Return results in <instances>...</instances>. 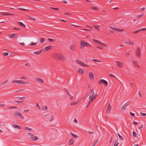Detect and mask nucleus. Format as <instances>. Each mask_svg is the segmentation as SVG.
I'll return each instance as SVG.
<instances>
[{
  "label": "nucleus",
  "mask_w": 146,
  "mask_h": 146,
  "mask_svg": "<svg viewBox=\"0 0 146 146\" xmlns=\"http://www.w3.org/2000/svg\"><path fill=\"white\" fill-rule=\"evenodd\" d=\"M90 93L89 94L90 95L89 96V101H93L94 100V90L92 89L90 90Z\"/></svg>",
  "instance_id": "f257e3e1"
},
{
  "label": "nucleus",
  "mask_w": 146,
  "mask_h": 146,
  "mask_svg": "<svg viewBox=\"0 0 146 146\" xmlns=\"http://www.w3.org/2000/svg\"><path fill=\"white\" fill-rule=\"evenodd\" d=\"M54 57L60 60L64 61L66 59L63 55H54Z\"/></svg>",
  "instance_id": "f03ea898"
},
{
  "label": "nucleus",
  "mask_w": 146,
  "mask_h": 146,
  "mask_svg": "<svg viewBox=\"0 0 146 146\" xmlns=\"http://www.w3.org/2000/svg\"><path fill=\"white\" fill-rule=\"evenodd\" d=\"M81 48H82V47H84V46H90L91 45L89 44L88 42H84V41H81Z\"/></svg>",
  "instance_id": "7ed1b4c3"
},
{
  "label": "nucleus",
  "mask_w": 146,
  "mask_h": 146,
  "mask_svg": "<svg viewBox=\"0 0 146 146\" xmlns=\"http://www.w3.org/2000/svg\"><path fill=\"white\" fill-rule=\"evenodd\" d=\"M15 115L17 117H19L21 118L24 119V117L22 115V114L19 112L15 111Z\"/></svg>",
  "instance_id": "20e7f679"
},
{
  "label": "nucleus",
  "mask_w": 146,
  "mask_h": 146,
  "mask_svg": "<svg viewBox=\"0 0 146 146\" xmlns=\"http://www.w3.org/2000/svg\"><path fill=\"white\" fill-rule=\"evenodd\" d=\"M111 104L110 102H109L108 103V107L107 108V110L106 111V113H109L111 110Z\"/></svg>",
  "instance_id": "39448f33"
},
{
  "label": "nucleus",
  "mask_w": 146,
  "mask_h": 146,
  "mask_svg": "<svg viewBox=\"0 0 146 146\" xmlns=\"http://www.w3.org/2000/svg\"><path fill=\"white\" fill-rule=\"evenodd\" d=\"M52 47V46H47L45 48L43 49L42 50L44 52H45L46 51H48L50 49H51Z\"/></svg>",
  "instance_id": "423d86ee"
},
{
  "label": "nucleus",
  "mask_w": 146,
  "mask_h": 146,
  "mask_svg": "<svg viewBox=\"0 0 146 146\" xmlns=\"http://www.w3.org/2000/svg\"><path fill=\"white\" fill-rule=\"evenodd\" d=\"M109 27L112 29L115 30V31H118L120 32H121V31H124V30L123 29H122L121 30L120 29H117V28H115L114 27H112L111 26H110Z\"/></svg>",
  "instance_id": "0eeeda50"
},
{
  "label": "nucleus",
  "mask_w": 146,
  "mask_h": 146,
  "mask_svg": "<svg viewBox=\"0 0 146 146\" xmlns=\"http://www.w3.org/2000/svg\"><path fill=\"white\" fill-rule=\"evenodd\" d=\"M76 62L79 64H80L81 65L83 66H87L86 64H84L80 60H76Z\"/></svg>",
  "instance_id": "6e6552de"
},
{
  "label": "nucleus",
  "mask_w": 146,
  "mask_h": 146,
  "mask_svg": "<svg viewBox=\"0 0 146 146\" xmlns=\"http://www.w3.org/2000/svg\"><path fill=\"white\" fill-rule=\"evenodd\" d=\"M35 80L37 82L39 83H43L44 82V81L43 80L39 78L38 77H36L35 78Z\"/></svg>",
  "instance_id": "1a4fd4ad"
},
{
  "label": "nucleus",
  "mask_w": 146,
  "mask_h": 146,
  "mask_svg": "<svg viewBox=\"0 0 146 146\" xmlns=\"http://www.w3.org/2000/svg\"><path fill=\"white\" fill-rule=\"evenodd\" d=\"M99 83L100 84L103 83L104 84L106 85H107L108 84L107 82L103 79H102L100 80L99 82Z\"/></svg>",
  "instance_id": "9d476101"
},
{
  "label": "nucleus",
  "mask_w": 146,
  "mask_h": 146,
  "mask_svg": "<svg viewBox=\"0 0 146 146\" xmlns=\"http://www.w3.org/2000/svg\"><path fill=\"white\" fill-rule=\"evenodd\" d=\"M116 63L117 65L120 68H121L123 67V64L122 63H121V62L117 61H116Z\"/></svg>",
  "instance_id": "9b49d317"
},
{
  "label": "nucleus",
  "mask_w": 146,
  "mask_h": 146,
  "mask_svg": "<svg viewBox=\"0 0 146 146\" xmlns=\"http://www.w3.org/2000/svg\"><path fill=\"white\" fill-rule=\"evenodd\" d=\"M132 63L134 64V66L137 67L138 68H139L140 67L138 64L137 61H133L132 62Z\"/></svg>",
  "instance_id": "f8f14e48"
},
{
  "label": "nucleus",
  "mask_w": 146,
  "mask_h": 146,
  "mask_svg": "<svg viewBox=\"0 0 146 146\" xmlns=\"http://www.w3.org/2000/svg\"><path fill=\"white\" fill-rule=\"evenodd\" d=\"M89 76L90 77V79H94V75L91 72H90L89 73Z\"/></svg>",
  "instance_id": "ddd939ff"
},
{
  "label": "nucleus",
  "mask_w": 146,
  "mask_h": 146,
  "mask_svg": "<svg viewBox=\"0 0 146 146\" xmlns=\"http://www.w3.org/2000/svg\"><path fill=\"white\" fill-rule=\"evenodd\" d=\"M129 103V102H127L124 105L122 108V109L123 110H125L127 106H129V104H127Z\"/></svg>",
  "instance_id": "4468645a"
},
{
  "label": "nucleus",
  "mask_w": 146,
  "mask_h": 146,
  "mask_svg": "<svg viewBox=\"0 0 146 146\" xmlns=\"http://www.w3.org/2000/svg\"><path fill=\"white\" fill-rule=\"evenodd\" d=\"M19 84H28L29 83L26 81H24L23 80H19Z\"/></svg>",
  "instance_id": "2eb2a0df"
},
{
  "label": "nucleus",
  "mask_w": 146,
  "mask_h": 146,
  "mask_svg": "<svg viewBox=\"0 0 146 146\" xmlns=\"http://www.w3.org/2000/svg\"><path fill=\"white\" fill-rule=\"evenodd\" d=\"M125 43L127 44H129L131 45H133L134 44L133 42L129 40H127L125 41Z\"/></svg>",
  "instance_id": "dca6fc26"
},
{
  "label": "nucleus",
  "mask_w": 146,
  "mask_h": 146,
  "mask_svg": "<svg viewBox=\"0 0 146 146\" xmlns=\"http://www.w3.org/2000/svg\"><path fill=\"white\" fill-rule=\"evenodd\" d=\"M17 35V34H11L10 35L9 37L11 38H15L16 37Z\"/></svg>",
  "instance_id": "f3484780"
},
{
  "label": "nucleus",
  "mask_w": 146,
  "mask_h": 146,
  "mask_svg": "<svg viewBox=\"0 0 146 146\" xmlns=\"http://www.w3.org/2000/svg\"><path fill=\"white\" fill-rule=\"evenodd\" d=\"M136 55H140V49L139 47H137L136 50Z\"/></svg>",
  "instance_id": "a211bd4d"
},
{
  "label": "nucleus",
  "mask_w": 146,
  "mask_h": 146,
  "mask_svg": "<svg viewBox=\"0 0 146 146\" xmlns=\"http://www.w3.org/2000/svg\"><path fill=\"white\" fill-rule=\"evenodd\" d=\"M75 45L72 44L70 46V48L72 50L74 51L75 50Z\"/></svg>",
  "instance_id": "6ab92c4d"
},
{
  "label": "nucleus",
  "mask_w": 146,
  "mask_h": 146,
  "mask_svg": "<svg viewBox=\"0 0 146 146\" xmlns=\"http://www.w3.org/2000/svg\"><path fill=\"white\" fill-rule=\"evenodd\" d=\"M12 126L15 128H17L18 129H21V127L20 126L17 125H13Z\"/></svg>",
  "instance_id": "aec40b11"
},
{
  "label": "nucleus",
  "mask_w": 146,
  "mask_h": 146,
  "mask_svg": "<svg viewBox=\"0 0 146 146\" xmlns=\"http://www.w3.org/2000/svg\"><path fill=\"white\" fill-rule=\"evenodd\" d=\"M43 51L42 50H40L39 51H35L34 52V53L35 54H36L37 55H38L39 54H40Z\"/></svg>",
  "instance_id": "412c9836"
},
{
  "label": "nucleus",
  "mask_w": 146,
  "mask_h": 146,
  "mask_svg": "<svg viewBox=\"0 0 146 146\" xmlns=\"http://www.w3.org/2000/svg\"><path fill=\"white\" fill-rule=\"evenodd\" d=\"M74 142V140L73 139H71L69 142V145H73Z\"/></svg>",
  "instance_id": "4be33fe9"
},
{
  "label": "nucleus",
  "mask_w": 146,
  "mask_h": 146,
  "mask_svg": "<svg viewBox=\"0 0 146 146\" xmlns=\"http://www.w3.org/2000/svg\"><path fill=\"white\" fill-rule=\"evenodd\" d=\"M38 139V137L36 136H34V137L31 138V140L34 141H36V140H37Z\"/></svg>",
  "instance_id": "5701e85b"
},
{
  "label": "nucleus",
  "mask_w": 146,
  "mask_h": 146,
  "mask_svg": "<svg viewBox=\"0 0 146 146\" xmlns=\"http://www.w3.org/2000/svg\"><path fill=\"white\" fill-rule=\"evenodd\" d=\"M78 71L79 72V73H81L82 74H83L84 73L85 71L84 70V69H78Z\"/></svg>",
  "instance_id": "b1692460"
},
{
  "label": "nucleus",
  "mask_w": 146,
  "mask_h": 146,
  "mask_svg": "<svg viewBox=\"0 0 146 146\" xmlns=\"http://www.w3.org/2000/svg\"><path fill=\"white\" fill-rule=\"evenodd\" d=\"M39 40L41 43L42 44L45 40V39L44 38H40V39Z\"/></svg>",
  "instance_id": "393cba45"
},
{
  "label": "nucleus",
  "mask_w": 146,
  "mask_h": 146,
  "mask_svg": "<svg viewBox=\"0 0 146 146\" xmlns=\"http://www.w3.org/2000/svg\"><path fill=\"white\" fill-rule=\"evenodd\" d=\"M18 24L19 25H20L24 27H25V24H24L22 22H19L18 23Z\"/></svg>",
  "instance_id": "a878e982"
},
{
  "label": "nucleus",
  "mask_w": 146,
  "mask_h": 146,
  "mask_svg": "<svg viewBox=\"0 0 146 146\" xmlns=\"http://www.w3.org/2000/svg\"><path fill=\"white\" fill-rule=\"evenodd\" d=\"M93 40L95 42L99 43L100 44L101 43V42L99 40H98L94 39H93Z\"/></svg>",
  "instance_id": "bb28decb"
},
{
  "label": "nucleus",
  "mask_w": 146,
  "mask_h": 146,
  "mask_svg": "<svg viewBox=\"0 0 146 146\" xmlns=\"http://www.w3.org/2000/svg\"><path fill=\"white\" fill-rule=\"evenodd\" d=\"M100 46H107V45L106 44L103 43L102 42H101V43H100Z\"/></svg>",
  "instance_id": "cd10ccee"
},
{
  "label": "nucleus",
  "mask_w": 146,
  "mask_h": 146,
  "mask_svg": "<svg viewBox=\"0 0 146 146\" xmlns=\"http://www.w3.org/2000/svg\"><path fill=\"white\" fill-rule=\"evenodd\" d=\"M42 109L44 111H46L47 110V107L46 106H44L42 107Z\"/></svg>",
  "instance_id": "c85d7f7f"
},
{
  "label": "nucleus",
  "mask_w": 146,
  "mask_h": 146,
  "mask_svg": "<svg viewBox=\"0 0 146 146\" xmlns=\"http://www.w3.org/2000/svg\"><path fill=\"white\" fill-rule=\"evenodd\" d=\"M48 40L50 41V42H54L55 40L54 39H52L51 38H49L48 39Z\"/></svg>",
  "instance_id": "c756f323"
},
{
  "label": "nucleus",
  "mask_w": 146,
  "mask_h": 146,
  "mask_svg": "<svg viewBox=\"0 0 146 146\" xmlns=\"http://www.w3.org/2000/svg\"><path fill=\"white\" fill-rule=\"evenodd\" d=\"M24 128L26 130H27L30 131V130H32V129L31 128H30L27 127H24Z\"/></svg>",
  "instance_id": "7c9ffc66"
},
{
  "label": "nucleus",
  "mask_w": 146,
  "mask_h": 146,
  "mask_svg": "<svg viewBox=\"0 0 146 146\" xmlns=\"http://www.w3.org/2000/svg\"><path fill=\"white\" fill-rule=\"evenodd\" d=\"M119 144V143H118L117 141H116L114 144V146H117Z\"/></svg>",
  "instance_id": "2f4dec72"
},
{
  "label": "nucleus",
  "mask_w": 146,
  "mask_h": 146,
  "mask_svg": "<svg viewBox=\"0 0 146 146\" xmlns=\"http://www.w3.org/2000/svg\"><path fill=\"white\" fill-rule=\"evenodd\" d=\"M91 8L92 9H94V10H98L99 9V8H98L96 7H92Z\"/></svg>",
  "instance_id": "473e14b6"
},
{
  "label": "nucleus",
  "mask_w": 146,
  "mask_h": 146,
  "mask_svg": "<svg viewBox=\"0 0 146 146\" xmlns=\"http://www.w3.org/2000/svg\"><path fill=\"white\" fill-rule=\"evenodd\" d=\"M18 81H19V80H14L12 81V82L13 83H16L19 84Z\"/></svg>",
  "instance_id": "72a5a7b5"
},
{
  "label": "nucleus",
  "mask_w": 146,
  "mask_h": 146,
  "mask_svg": "<svg viewBox=\"0 0 146 146\" xmlns=\"http://www.w3.org/2000/svg\"><path fill=\"white\" fill-rule=\"evenodd\" d=\"M71 134L72 135V136L74 137L75 138H77L78 137V136H77L76 135L73 134L72 132L71 133Z\"/></svg>",
  "instance_id": "f704fd0d"
},
{
  "label": "nucleus",
  "mask_w": 146,
  "mask_h": 146,
  "mask_svg": "<svg viewBox=\"0 0 146 146\" xmlns=\"http://www.w3.org/2000/svg\"><path fill=\"white\" fill-rule=\"evenodd\" d=\"M28 135H29L32 138L34 137V135L33 134L31 133H28Z\"/></svg>",
  "instance_id": "c9c22d12"
},
{
  "label": "nucleus",
  "mask_w": 146,
  "mask_h": 146,
  "mask_svg": "<svg viewBox=\"0 0 146 146\" xmlns=\"http://www.w3.org/2000/svg\"><path fill=\"white\" fill-rule=\"evenodd\" d=\"M117 134H118V136L119 137V138L121 139V140H123V138L122 137V136H121V135H120L119 134V133H117Z\"/></svg>",
  "instance_id": "e433bc0d"
},
{
  "label": "nucleus",
  "mask_w": 146,
  "mask_h": 146,
  "mask_svg": "<svg viewBox=\"0 0 146 146\" xmlns=\"http://www.w3.org/2000/svg\"><path fill=\"white\" fill-rule=\"evenodd\" d=\"M29 19L31 20L35 21V18H32L30 16H29Z\"/></svg>",
  "instance_id": "4c0bfd02"
},
{
  "label": "nucleus",
  "mask_w": 146,
  "mask_h": 146,
  "mask_svg": "<svg viewBox=\"0 0 146 146\" xmlns=\"http://www.w3.org/2000/svg\"><path fill=\"white\" fill-rule=\"evenodd\" d=\"M143 124H142L140 126H139V127H138V128L139 129H142V128H143Z\"/></svg>",
  "instance_id": "58836bf2"
},
{
  "label": "nucleus",
  "mask_w": 146,
  "mask_h": 146,
  "mask_svg": "<svg viewBox=\"0 0 146 146\" xmlns=\"http://www.w3.org/2000/svg\"><path fill=\"white\" fill-rule=\"evenodd\" d=\"M54 119V117L53 116H51V118L49 120V121L50 122L52 121Z\"/></svg>",
  "instance_id": "ea45409f"
},
{
  "label": "nucleus",
  "mask_w": 146,
  "mask_h": 146,
  "mask_svg": "<svg viewBox=\"0 0 146 146\" xmlns=\"http://www.w3.org/2000/svg\"><path fill=\"white\" fill-rule=\"evenodd\" d=\"M132 133H133V135L134 137H136V135H137L135 131H133V132Z\"/></svg>",
  "instance_id": "a19ab883"
},
{
  "label": "nucleus",
  "mask_w": 146,
  "mask_h": 146,
  "mask_svg": "<svg viewBox=\"0 0 146 146\" xmlns=\"http://www.w3.org/2000/svg\"><path fill=\"white\" fill-rule=\"evenodd\" d=\"M77 102H72V103H71L70 104V105L71 106H72V105H75L77 103Z\"/></svg>",
  "instance_id": "79ce46f5"
},
{
  "label": "nucleus",
  "mask_w": 146,
  "mask_h": 146,
  "mask_svg": "<svg viewBox=\"0 0 146 146\" xmlns=\"http://www.w3.org/2000/svg\"><path fill=\"white\" fill-rule=\"evenodd\" d=\"M138 94H139V96L141 97V98H142V94H141V92L140 91H139L138 92Z\"/></svg>",
  "instance_id": "37998d69"
},
{
  "label": "nucleus",
  "mask_w": 146,
  "mask_h": 146,
  "mask_svg": "<svg viewBox=\"0 0 146 146\" xmlns=\"http://www.w3.org/2000/svg\"><path fill=\"white\" fill-rule=\"evenodd\" d=\"M18 98L20 100H24L26 98V97H19Z\"/></svg>",
  "instance_id": "c03bdc74"
},
{
  "label": "nucleus",
  "mask_w": 146,
  "mask_h": 146,
  "mask_svg": "<svg viewBox=\"0 0 146 146\" xmlns=\"http://www.w3.org/2000/svg\"><path fill=\"white\" fill-rule=\"evenodd\" d=\"M50 9H52L53 10H59V9L58 8H53V7H50Z\"/></svg>",
  "instance_id": "a18cd8bd"
},
{
  "label": "nucleus",
  "mask_w": 146,
  "mask_h": 146,
  "mask_svg": "<svg viewBox=\"0 0 146 146\" xmlns=\"http://www.w3.org/2000/svg\"><path fill=\"white\" fill-rule=\"evenodd\" d=\"M129 113L130 115H131L132 116H133V117H135V114L133 113H132L131 112H129Z\"/></svg>",
  "instance_id": "49530a36"
},
{
  "label": "nucleus",
  "mask_w": 146,
  "mask_h": 146,
  "mask_svg": "<svg viewBox=\"0 0 146 146\" xmlns=\"http://www.w3.org/2000/svg\"><path fill=\"white\" fill-rule=\"evenodd\" d=\"M140 113L141 115L142 116H145L146 115V113H143L142 112H140Z\"/></svg>",
  "instance_id": "de8ad7c7"
},
{
  "label": "nucleus",
  "mask_w": 146,
  "mask_h": 146,
  "mask_svg": "<svg viewBox=\"0 0 146 146\" xmlns=\"http://www.w3.org/2000/svg\"><path fill=\"white\" fill-rule=\"evenodd\" d=\"M65 91H66V93L67 95H69V93L68 91L66 89H65Z\"/></svg>",
  "instance_id": "09e8293b"
},
{
  "label": "nucleus",
  "mask_w": 146,
  "mask_h": 146,
  "mask_svg": "<svg viewBox=\"0 0 146 146\" xmlns=\"http://www.w3.org/2000/svg\"><path fill=\"white\" fill-rule=\"evenodd\" d=\"M98 140H97L93 143L92 146H95V145L96 144V143L98 142Z\"/></svg>",
  "instance_id": "8fccbe9b"
},
{
  "label": "nucleus",
  "mask_w": 146,
  "mask_h": 146,
  "mask_svg": "<svg viewBox=\"0 0 146 146\" xmlns=\"http://www.w3.org/2000/svg\"><path fill=\"white\" fill-rule=\"evenodd\" d=\"M17 108V107H13V106L9 107L8 108L9 109H13V108Z\"/></svg>",
  "instance_id": "3c124183"
},
{
  "label": "nucleus",
  "mask_w": 146,
  "mask_h": 146,
  "mask_svg": "<svg viewBox=\"0 0 146 146\" xmlns=\"http://www.w3.org/2000/svg\"><path fill=\"white\" fill-rule=\"evenodd\" d=\"M144 15V14H142L139 15H138L137 16V17L138 18H139V17H141L143 16Z\"/></svg>",
  "instance_id": "603ef678"
},
{
  "label": "nucleus",
  "mask_w": 146,
  "mask_h": 146,
  "mask_svg": "<svg viewBox=\"0 0 146 146\" xmlns=\"http://www.w3.org/2000/svg\"><path fill=\"white\" fill-rule=\"evenodd\" d=\"M68 96H69V98L70 100H72L73 98V97L71 95L69 94Z\"/></svg>",
  "instance_id": "864d4df0"
},
{
  "label": "nucleus",
  "mask_w": 146,
  "mask_h": 146,
  "mask_svg": "<svg viewBox=\"0 0 146 146\" xmlns=\"http://www.w3.org/2000/svg\"><path fill=\"white\" fill-rule=\"evenodd\" d=\"M140 32L141 31H145L146 30V28H142L140 30Z\"/></svg>",
  "instance_id": "5fc2aeb1"
},
{
  "label": "nucleus",
  "mask_w": 146,
  "mask_h": 146,
  "mask_svg": "<svg viewBox=\"0 0 146 146\" xmlns=\"http://www.w3.org/2000/svg\"><path fill=\"white\" fill-rule=\"evenodd\" d=\"M92 102V101H90L88 102V105L86 106V108H87L90 105V104Z\"/></svg>",
  "instance_id": "6e6d98bb"
},
{
  "label": "nucleus",
  "mask_w": 146,
  "mask_h": 146,
  "mask_svg": "<svg viewBox=\"0 0 146 146\" xmlns=\"http://www.w3.org/2000/svg\"><path fill=\"white\" fill-rule=\"evenodd\" d=\"M94 27L96 29H98V30H99V26H94Z\"/></svg>",
  "instance_id": "4d7b16f0"
},
{
  "label": "nucleus",
  "mask_w": 146,
  "mask_h": 146,
  "mask_svg": "<svg viewBox=\"0 0 146 146\" xmlns=\"http://www.w3.org/2000/svg\"><path fill=\"white\" fill-rule=\"evenodd\" d=\"M36 106L39 109H40V107L39 106V105L38 104H36Z\"/></svg>",
  "instance_id": "13d9d810"
},
{
  "label": "nucleus",
  "mask_w": 146,
  "mask_h": 146,
  "mask_svg": "<svg viewBox=\"0 0 146 146\" xmlns=\"http://www.w3.org/2000/svg\"><path fill=\"white\" fill-rule=\"evenodd\" d=\"M13 14L11 13H6V15H13Z\"/></svg>",
  "instance_id": "bf43d9fd"
},
{
  "label": "nucleus",
  "mask_w": 146,
  "mask_h": 146,
  "mask_svg": "<svg viewBox=\"0 0 146 146\" xmlns=\"http://www.w3.org/2000/svg\"><path fill=\"white\" fill-rule=\"evenodd\" d=\"M98 96V94L96 93L95 95L94 96V100L96 98V97Z\"/></svg>",
  "instance_id": "052dcab7"
},
{
  "label": "nucleus",
  "mask_w": 146,
  "mask_h": 146,
  "mask_svg": "<svg viewBox=\"0 0 146 146\" xmlns=\"http://www.w3.org/2000/svg\"><path fill=\"white\" fill-rule=\"evenodd\" d=\"M140 32L139 30H137V31H135L133 33H136Z\"/></svg>",
  "instance_id": "680f3d73"
},
{
  "label": "nucleus",
  "mask_w": 146,
  "mask_h": 146,
  "mask_svg": "<svg viewBox=\"0 0 146 146\" xmlns=\"http://www.w3.org/2000/svg\"><path fill=\"white\" fill-rule=\"evenodd\" d=\"M93 61L95 62H100V61L98 60H96V59H93Z\"/></svg>",
  "instance_id": "e2e57ef3"
},
{
  "label": "nucleus",
  "mask_w": 146,
  "mask_h": 146,
  "mask_svg": "<svg viewBox=\"0 0 146 146\" xmlns=\"http://www.w3.org/2000/svg\"><path fill=\"white\" fill-rule=\"evenodd\" d=\"M26 78V77L25 76H23L20 78L21 79H25Z\"/></svg>",
  "instance_id": "0e129e2a"
},
{
  "label": "nucleus",
  "mask_w": 146,
  "mask_h": 146,
  "mask_svg": "<svg viewBox=\"0 0 146 146\" xmlns=\"http://www.w3.org/2000/svg\"><path fill=\"white\" fill-rule=\"evenodd\" d=\"M109 76L110 77H113L114 78H115V76H114L112 74H110V75H109Z\"/></svg>",
  "instance_id": "69168bd1"
},
{
  "label": "nucleus",
  "mask_w": 146,
  "mask_h": 146,
  "mask_svg": "<svg viewBox=\"0 0 146 146\" xmlns=\"http://www.w3.org/2000/svg\"><path fill=\"white\" fill-rule=\"evenodd\" d=\"M8 82V80H7V81H5L3 83H2V85H4L5 84H6L7 82Z\"/></svg>",
  "instance_id": "338daca9"
},
{
  "label": "nucleus",
  "mask_w": 146,
  "mask_h": 146,
  "mask_svg": "<svg viewBox=\"0 0 146 146\" xmlns=\"http://www.w3.org/2000/svg\"><path fill=\"white\" fill-rule=\"evenodd\" d=\"M25 65L27 66V67H29L30 65V64H29V63H27V64H25Z\"/></svg>",
  "instance_id": "774afa93"
}]
</instances>
